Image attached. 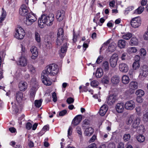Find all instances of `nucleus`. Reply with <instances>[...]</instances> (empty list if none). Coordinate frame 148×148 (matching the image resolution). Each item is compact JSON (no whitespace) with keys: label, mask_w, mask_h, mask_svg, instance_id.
I'll return each mask as SVG.
<instances>
[{"label":"nucleus","mask_w":148,"mask_h":148,"mask_svg":"<svg viewBox=\"0 0 148 148\" xmlns=\"http://www.w3.org/2000/svg\"><path fill=\"white\" fill-rule=\"evenodd\" d=\"M23 93L20 91L17 92L16 95V99L18 103L22 102L23 98Z\"/></svg>","instance_id":"obj_21"},{"label":"nucleus","mask_w":148,"mask_h":148,"mask_svg":"<svg viewBox=\"0 0 148 148\" xmlns=\"http://www.w3.org/2000/svg\"><path fill=\"white\" fill-rule=\"evenodd\" d=\"M132 36V33L130 32L124 34L122 36V38L126 40L130 39Z\"/></svg>","instance_id":"obj_36"},{"label":"nucleus","mask_w":148,"mask_h":148,"mask_svg":"<svg viewBox=\"0 0 148 148\" xmlns=\"http://www.w3.org/2000/svg\"><path fill=\"white\" fill-rule=\"evenodd\" d=\"M27 67L29 71L31 73H35L36 70L35 68L32 64H28Z\"/></svg>","instance_id":"obj_40"},{"label":"nucleus","mask_w":148,"mask_h":148,"mask_svg":"<svg viewBox=\"0 0 148 148\" xmlns=\"http://www.w3.org/2000/svg\"><path fill=\"white\" fill-rule=\"evenodd\" d=\"M54 19V15L52 13H50L48 15L43 14L39 18L38 26L40 28H43L45 24L47 26H51L53 24Z\"/></svg>","instance_id":"obj_1"},{"label":"nucleus","mask_w":148,"mask_h":148,"mask_svg":"<svg viewBox=\"0 0 148 148\" xmlns=\"http://www.w3.org/2000/svg\"><path fill=\"white\" fill-rule=\"evenodd\" d=\"M108 108V106L107 105L104 104L101 107L99 111H107Z\"/></svg>","instance_id":"obj_47"},{"label":"nucleus","mask_w":148,"mask_h":148,"mask_svg":"<svg viewBox=\"0 0 148 148\" xmlns=\"http://www.w3.org/2000/svg\"><path fill=\"white\" fill-rule=\"evenodd\" d=\"M73 129L71 127H69L68 130V136L69 138H70V136L72 134Z\"/></svg>","instance_id":"obj_55"},{"label":"nucleus","mask_w":148,"mask_h":148,"mask_svg":"<svg viewBox=\"0 0 148 148\" xmlns=\"http://www.w3.org/2000/svg\"><path fill=\"white\" fill-rule=\"evenodd\" d=\"M101 67L105 71H108L109 69V66L108 62L107 61L103 62L102 63Z\"/></svg>","instance_id":"obj_31"},{"label":"nucleus","mask_w":148,"mask_h":148,"mask_svg":"<svg viewBox=\"0 0 148 148\" xmlns=\"http://www.w3.org/2000/svg\"><path fill=\"white\" fill-rule=\"evenodd\" d=\"M63 33L64 31L62 28H59L57 34L56 40V45L58 46L61 45L63 42H65L60 49L61 52L62 53H64L66 52L67 48V44L65 42L66 40L63 38Z\"/></svg>","instance_id":"obj_2"},{"label":"nucleus","mask_w":148,"mask_h":148,"mask_svg":"<svg viewBox=\"0 0 148 148\" xmlns=\"http://www.w3.org/2000/svg\"><path fill=\"white\" fill-rule=\"evenodd\" d=\"M135 90L129 88V89L125 91V97L128 99H130L131 98V95L134 92Z\"/></svg>","instance_id":"obj_19"},{"label":"nucleus","mask_w":148,"mask_h":148,"mask_svg":"<svg viewBox=\"0 0 148 148\" xmlns=\"http://www.w3.org/2000/svg\"><path fill=\"white\" fill-rule=\"evenodd\" d=\"M32 127V124L29 122L27 123L26 125V128L28 130H30Z\"/></svg>","instance_id":"obj_59"},{"label":"nucleus","mask_w":148,"mask_h":148,"mask_svg":"<svg viewBox=\"0 0 148 148\" xmlns=\"http://www.w3.org/2000/svg\"><path fill=\"white\" fill-rule=\"evenodd\" d=\"M97 139V136L94 135L90 139L89 142V143H91L94 142Z\"/></svg>","instance_id":"obj_58"},{"label":"nucleus","mask_w":148,"mask_h":148,"mask_svg":"<svg viewBox=\"0 0 148 148\" xmlns=\"http://www.w3.org/2000/svg\"><path fill=\"white\" fill-rule=\"evenodd\" d=\"M138 128H139L138 130L141 131V132H144L145 131V127L143 125H140Z\"/></svg>","instance_id":"obj_62"},{"label":"nucleus","mask_w":148,"mask_h":148,"mask_svg":"<svg viewBox=\"0 0 148 148\" xmlns=\"http://www.w3.org/2000/svg\"><path fill=\"white\" fill-rule=\"evenodd\" d=\"M129 44L131 46H137L138 44V39L136 37H132L129 42Z\"/></svg>","instance_id":"obj_28"},{"label":"nucleus","mask_w":148,"mask_h":148,"mask_svg":"<svg viewBox=\"0 0 148 148\" xmlns=\"http://www.w3.org/2000/svg\"><path fill=\"white\" fill-rule=\"evenodd\" d=\"M21 55L26 56V52L25 51V47L22 45H21Z\"/></svg>","instance_id":"obj_52"},{"label":"nucleus","mask_w":148,"mask_h":148,"mask_svg":"<svg viewBox=\"0 0 148 148\" xmlns=\"http://www.w3.org/2000/svg\"><path fill=\"white\" fill-rule=\"evenodd\" d=\"M90 121L87 119H85L83 122L82 126L83 127H86V126L89 125Z\"/></svg>","instance_id":"obj_50"},{"label":"nucleus","mask_w":148,"mask_h":148,"mask_svg":"<svg viewBox=\"0 0 148 148\" xmlns=\"http://www.w3.org/2000/svg\"><path fill=\"white\" fill-rule=\"evenodd\" d=\"M141 71L140 72L139 77L142 78L146 77L148 75V66L146 65L143 66L140 68Z\"/></svg>","instance_id":"obj_8"},{"label":"nucleus","mask_w":148,"mask_h":148,"mask_svg":"<svg viewBox=\"0 0 148 148\" xmlns=\"http://www.w3.org/2000/svg\"><path fill=\"white\" fill-rule=\"evenodd\" d=\"M140 52L141 56H145L146 54V52L145 49L144 48H141L140 50Z\"/></svg>","instance_id":"obj_54"},{"label":"nucleus","mask_w":148,"mask_h":148,"mask_svg":"<svg viewBox=\"0 0 148 148\" xmlns=\"http://www.w3.org/2000/svg\"><path fill=\"white\" fill-rule=\"evenodd\" d=\"M140 122V120L139 118L136 116L135 117L133 122L132 125V127L134 128H136L138 127Z\"/></svg>","instance_id":"obj_23"},{"label":"nucleus","mask_w":148,"mask_h":148,"mask_svg":"<svg viewBox=\"0 0 148 148\" xmlns=\"http://www.w3.org/2000/svg\"><path fill=\"white\" fill-rule=\"evenodd\" d=\"M25 35V32L24 29L21 27H18L16 30L14 35L15 37L18 39H22Z\"/></svg>","instance_id":"obj_6"},{"label":"nucleus","mask_w":148,"mask_h":148,"mask_svg":"<svg viewBox=\"0 0 148 148\" xmlns=\"http://www.w3.org/2000/svg\"><path fill=\"white\" fill-rule=\"evenodd\" d=\"M137 140L140 143L143 142L145 140L144 136L141 134H139L137 136Z\"/></svg>","instance_id":"obj_38"},{"label":"nucleus","mask_w":148,"mask_h":148,"mask_svg":"<svg viewBox=\"0 0 148 148\" xmlns=\"http://www.w3.org/2000/svg\"><path fill=\"white\" fill-rule=\"evenodd\" d=\"M144 10V8L142 6H140L135 10V13L139 14H140Z\"/></svg>","instance_id":"obj_42"},{"label":"nucleus","mask_w":148,"mask_h":148,"mask_svg":"<svg viewBox=\"0 0 148 148\" xmlns=\"http://www.w3.org/2000/svg\"><path fill=\"white\" fill-rule=\"evenodd\" d=\"M115 109L116 111L119 110L122 111L124 109V104L122 103H117L115 106Z\"/></svg>","instance_id":"obj_30"},{"label":"nucleus","mask_w":148,"mask_h":148,"mask_svg":"<svg viewBox=\"0 0 148 148\" xmlns=\"http://www.w3.org/2000/svg\"><path fill=\"white\" fill-rule=\"evenodd\" d=\"M134 8L133 6H130L126 8L125 10L124 14H127L130 11L134 9Z\"/></svg>","instance_id":"obj_48"},{"label":"nucleus","mask_w":148,"mask_h":148,"mask_svg":"<svg viewBox=\"0 0 148 148\" xmlns=\"http://www.w3.org/2000/svg\"><path fill=\"white\" fill-rule=\"evenodd\" d=\"M139 62H136L134 61L132 65V67L133 69L134 70H136V69L139 68Z\"/></svg>","instance_id":"obj_45"},{"label":"nucleus","mask_w":148,"mask_h":148,"mask_svg":"<svg viewBox=\"0 0 148 148\" xmlns=\"http://www.w3.org/2000/svg\"><path fill=\"white\" fill-rule=\"evenodd\" d=\"M116 101V96L114 95H110L108 97L106 100V102L108 105L112 106L114 104Z\"/></svg>","instance_id":"obj_12"},{"label":"nucleus","mask_w":148,"mask_h":148,"mask_svg":"<svg viewBox=\"0 0 148 148\" xmlns=\"http://www.w3.org/2000/svg\"><path fill=\"white\" fill-rule=\"evenodd\" d=\"M110 80V79L108 76L107 75H104L101 79V82L102 83L104 84H108Z\"/></svg>","instance_id":"obj_37"},{"label":"nucleus","mask_w":148,"mask_h":148,"mask_svg":"<svg viewBox=\"0 0 148 148\" xmlns=\"http://www.w3.org/2000/svg\"><path fill=\"white\" fill-rule=\"evenodd\" d=\"M30 84L32 85V87L30 90V93L31 95L33 96L34 95L38 87V82L36 81L35 78L32 79Z\"/></svg>","instance_id":"obj_5"},{"label":"nucleus","mask_w":148,"mask_h":148,"mask_svg":"<svg viewBox=\"0 0 148 148\" xmlns=\"http://www.w3.org/2000/svg\"><path fill=\"white\" fill-rule=\"evenodd\" d=\"M135 93L137 96L141 97L143 96L145 94L144 91L141 89L137 90L136 91Z\"/></svg>","instance_id":"obj_39"},{"label":"nucleus","mask_w":148,"mask_h":148,"mask_svg":"<svg viewBox=\"0 0 148 148\" xmlns=\"http://www.w3.org/2000/svg\"><path fill=\"white\" fill-rule=\"evenodd\" d=\"M30 51L32 53L31 58L32 59H35L38 55V50L37 48L34 46H32L30 49Z\"/></svg>","instance_id":"obj_13"},{"label":"nucleus","mask_w":148,"mask_h":148,"mask_svg":"<svg viewBox=\"0 0 148 148\" xmlns=\"http://www.w3.org/2000/svg\"><path fill=\"white\" fill-rule=\"evenodd\" d=\"M6 15V14L5 12L3 11L0 18V25H1V23L2 21L4 20Z\"/></svg>","instance_id":"obj_44"},{"label":"nucleus","mask_w":148,"mask_h":148,"mask_svg":"<svg viewBox=\"0 0 148 148\" xmlns=\"http://www.w3.org/2000/svg\"><path fill=\"white\" fill-rule=\"evenodd\" d=\"M136 116L134 115H130L128 117L127 121L126 122V124L127 125L131 124L133 122L134 119H135V117Z\"/></svg>","instance_id":"obj_35"},{"label":"nucleus","mask_w":148,"mask_h":148,"mask_svg":"<svg viewBox=\"0 0 148 148\" xmlns=\"http://www.w3.org/2000/svg\"><path fill=\"white\" fill-rule=\"evenodd\" d=\"M52 97L53 98V101L54 102H56L57 101L56 93L55 92H53L52 95Z\"/></svg>","instance_id":"obj_53"},{"label":"nucleus","mask_w":148,"mask_h":148,"mask_svg":"<svg viewBox=\"0 0 148 148\" xmlns=\"http://www.w3.org/2000/svg\"><path fill=\"white\" fill-rule=\"evenodd\" d=\"M118 59V56L117 54H114L111 57L110 62V66L113 67H115L117 64Z\"/></svg>","instance_id":"obj_9"},{"label":"nucleus","mask_w":148,"mask_h":148,"mask_svg":"<svg viewBox=\"0 0 148 148\" xmlns=\"http://www.w3.org/2000/svg\"><path fill=\"white\" fill-rule=\"evenodd\" d=\"M46 68V69L43 71V72L50 75H55L58 72V66L55 64H52L48 65Z\"/></svg>","instance_id":"obj_3"},{"label":"nucleus","mask_w":148,"mask_h":148,"mask_svg":"<svg viewBox=\"0 0 148 148\" xmlns=\"http://www.w3.org/2000/svg\"><path fill=\"white\" fill-rule=\"evenodd\" d=\"M129 87L135 90H136L138 88V83L136 81H132L130 83Z\"/></svg>","instance_id":"obj_29"},{"label":"nucleus","mask_w":148,"mask_h":148,"mask_svg":"<svg viewBox=\"0 0 148 148\" xmlns=\"http://www.w3.org/2000/svg\"><path fill=\"white\" fill-rule=\"evenodd\" d=\"M134 62H140V57L138 55H136L134 58Z\"/></svg>","instance_id":"obj_61"},{"label":"nucleus","mask_w":148,"mask_h":148,"mask_svg":"<svg viewBox=\"0 0 148 148\" xmlns=\"http://www.w3.org/2000/svg\"><path fill=\"white\" fill-rule=\"evenodd\" d=\"M81 120L80 116L79 115H77L73 120L72 124L74 125H77L79 124Z\"/></svg>","instance_id":"obj_22"},{"label":"nucleus","mask_w":148,"mask_h":148,"mask_svg":"<svg viewBox=\"0 0 148 148\" xmlns=\"http://www.w3.org/2000/svg\"><path fill=\"white\" fill-rule=\"evenodd\" d=\"M94 132V130L91 127H88L85 129L84 134L86 136H91Z\"/></svg>","instance_id":"obj_20"},{"label":"nucleus","mask_w":148,"mask_h":148,"mask_svg":"<svg viewBox=\"0 0 148 148\" xmlns=\"http://www.w3.org/2000/svg\"><path fill=\"white\" fill-rule=\"evenodd\" d=\"M74 99L71 97L68 98L66 100V102L68 104L73 103L74 101Z\"/></svg>","instance_id":"obj_57"},{"label":"nucleus","mask_w":148,"mask_h":148,"mask_svg":"<svg viewBox=\"0 0 148 148\" xmlns=\"http://www.w3.org/2000/svg\"><path fill=\"white\" fill-rule=\"evenodd\" d=\"M111 82L112 83L114 84H117L120 82L119 77L116 75L112 77L111 79Z\"/></svg>","instance_id":"obj_27"},{"label":"nucleus","mask_w":148,"mask_h":148,"mask_svg":"<svg viewBox=\"0 0 148 148\" xmlns=\"http://www.w3.org/2000/svg\"><path fill=\"white\" fill-rule=\"evenodd\" d=\"M18 88L21 91H25L27 88V83L24 81H21L18 84Z\"/></svg>","instance_id":"obj_16"},{"label":"nucleus","mask_w":148,"mask_h":148,"mask_svg":"<svg viewBox=\"0 0 148 148\" xmlns=\"http://www.w3.org/2000/svg\"><path fill=\"white\" fill-rule=\"evenodd\" d=\"M141 23L140 18L139 17H136L133 18L131 20L130 24L133 27L136 28L140 26Z\"/></svg>","instance_id":"obj_10"},{"label":"nucleus","mask_w":148,"mask_h":148,"mask_svg":"<svg viewBox=\"0 0 148 148\" xmlns=\"http://www.w3.org/2000/svg\"><path fill=\"white\" fill-rule=\"evenodd\" d=\"M116 44L114 42H112L110 44L108 48V50L109 52H114L116 48Z\"/></svg>","instance_id":"obj_24"},{"label":"nucleus","mask_w":148,"mask_h":148,"mask_svg":"<svg viewBox=\"0 0 148 148\" xmlns=\"http://www.w3.org/2000/svg\"><path fill=\"white\" fill-rule=\"evenodd\" d=\"M45 132L47 131H48L49 129V125H47L44 126L42 129Z\"/></svg>","instance_id":"obj_63"},{"label":"nucleus","mask_w":148,"mask_h":148,"mask_svg":"<svg viewBox=\"0 0 148 148\" xmlns=\"http://www.w3.org/2000/svg\"><path fill=\"white\" fill-rule=\"evenodd\" d=\"M137 51L136 48L135 47H130L127 49V52L129 54L136 53Z\"/></svg>","instance_id":"obj_33"},{"label":"nucleus","mask_w":148,"mask_h":148,"mask_svg":"<svg viewBox=\"0 0 148 148\" xmlns=\"http://www.w3.org/2000/svg\"><path fill=\"white\" fill-rule=\"evenodd\" d=\"M119 69L120 71L123 73H127L128 71V66L125 63H121L119 65Z\"/></svg>","instance_id":"obj_17"},{"label":"nucleus","mask_w":148,"mask_h":148,"mask_svg":"<svg viewBox=\"0 0 148 148\" xmlns=\"http://www.w3.org/2000/svg\"><path fill=\"white\" fill-rule=\"evenodd\" d=\"M42 102V99L35 100L34 103L35 106L39 108Z\"/></svg>","instance_id":"obj_41"},{"label":"nucleus","mask_w":148,"mask_h":148,"mask_svg":"<svg viewBox=\"0 0 148 148\" xmlns=\"http://www.w3.org/2000/svg\"><path fill=\"white\" fill-rule=\"evenodd\" d=\"M103 57L101 56H99L97 58L96 62L97 64H99L102 62Z\"/></svg>","instance_id":"obj_60"},{"label":"nucleus","mask_w":148,"mask_h":148,"mask_svg":"<svg viewBox=\"0 0 148 148\" xmlns=\"http://www.w3.org/2000/svg\"><path fill=\"white\" fill-rule=\"evenodd\" d=\"M122 83L124 84H127L130 81L129 77L126 75H123L122 77Z\"/></svg>","instance_id":"obj_32"},{"label":"nucleus","mask_w":148,"mask_h":148,"mask_svg":"<svg viewBox=\"0 0 148 148\" xmlns=\"http://www.w3.org/2000/svg\"><path fill=\"white\" fill-rule=\"evenodd\" d=\"M134 107V103L132 100L127 101L125 103V108L128 110H132Z\"/></svg>","instance_id":"obj_18"},{"label":"nucleus","mask_w":148,"mask_h":148,"mask_svg":"<svg viewBox=\"0 0 148 148\" xmlns=\"http://www.w3.org/2000/svg\"><path fill=\"white\" fill-rule=\"evenodd\" d=\"M35 39L38 42H40L41 41V38L39 34L37 32H36L35 34Z\"/></svg>","instance_id":"obj_43"},{"label":"nucleus","mask_w":148,"mask_h":148,"mask_svg":"<svg viewBox=\"0 0 148 148\" xmlns=\"http://www.w3.org/2000/svg\"><path fill=\"white\" fill-rule=\"evenodd\" d=\"M76 130L77 133L79 134V136L81 137L82 136V132L80 127L77 126L76 128Z\"/></svg>","instance_id":"obj_49"},{"label":"nucleus","mask_w":148,"mask_h":148,"mask_svg":"<svg viewBox=\"0 0 148 148\" xmlns=\"http://www.w3.org/2000/svg\"><path fill=\"white\" fill-rule=\"evenodd\" d=\"M103 75V71L101 68H97L95 73V76L97 78L101 77Z\"/></svg>","instance_id":"obj_25"},{"label":"nucleus","mask_w":148,"mask_h":148,"mask_svg":"<svg viewBox=\"0 0 148 148\" xmlns=\"http://www.w3.org/2000/svg\"><path fill=\"white\" fill-rule=\"evenodd\" d=\"M65 12L62 10H58L56 13V18L60 21H62L64 17Z\"/></svg>","instance_id":"obj_15"},{"label":"nucleus","mask_w":148,"mask_h":148,"mask_svg":"<svg viewBox=\"0 0 148 148\" xmlns=\"http://www.w3.org/2000/svg\"><path fill=\"white\" fill-rule=\"evenodd\" d=\"M49 74L43 71L42 73L41 78L43 83L46 86L50 85L52 83V81L48 77Z\"/></svg>","instance_id":"obj_7"},{"label":"nucleus","mask_w":148,"mask_h":148,"mask_svg":"<svg viewBox=\"0 0 148 148\" xmlns=\"http://www.w3.org/2000/svg\"><path fill=\"white\" fill-rule=\"evenodd\" d=\"M126 44V42L123 39L119 40L118 42V47L120 49L125 47Z\"/></svg>","instance_id":"obj_26"},{"label":"nucleus","mask_w":148,"mask_h":148,"mask_svg":"<svg viewBox=\"0 0 148 148\" xmlns=\"http://www.w3.org/2000/svg\"><path fill=\"white\" fill-rule=\"evenodd\" d=\"M130 135L129 134H125L123 136V140L125 142L127 141L130 139Z\"/></svg>","instance_id":"obj_46"},{"label":"nucleus","mask_w":148,"mask_h":148,"mask_svg":"<svg viewBox=\"0 0 148 148\" xmlns=\"http://www.w3.org/2000/svg\"><path fill=\"white\" fill-rule=\"evenodd\" d=\"M143 37L145 40H148V30H147V32H146L143 36Z\"/></svg>","instance_id":"obj_64"},{"label":"nucleus","mask_w":148,"mask_h":148,"mask_svg":"<svg viewBox=\"0 0 148 148\" xmlns=\"http://www.w3.org/2000/svg\"><path fill=\"white\" fill-rule=\"evenodd\" d=\"M136 116L134 115H130L128 117L127 121L126 122V124L127 125L131 124L133 122L134 119H135V117Z\"/></svg>","instance_id":"obj_34"},{"label":"nucleus","mask_w":148,"mask_h":148,"mask_svg":"<svg viewBox=\"0 0 148 148\" xmlns=\"http://www.w3.org/2000/svg\"><path fill=\"white\" fill-rule=\"evenodd\" d=\"M143 118L144 121H148V112L143 115Z\"/></svg>","instance_id":"obj_56"},{"label":"nucleus","mask_w":148,"mask_h":148,"mask_svg":"<svg viewBox=\"0 0 148 148\" xmlns=\"http://www.w3.org/2000/svg\"><path fill=\"white\" fill-rule=\"evenodd\" d=\"M36 20L37 18L35 14L32 12H30L26 16V20L24 21V23L27 25H30Z\"/></svg>","instance_id":"obj_4"},{"label":"nucleus","mask_w":148,"mask_h":148,"mask_svg":"<svg viewBox=\"0 0 148 148\" xmlns=\"http://www.w3.org/2000/svg\"><path fill=\"white\" fill-rule=\"evenodd\" d=\"M99 82L96 80L92 81L90 83V85L92 87H95L99 85Z\"/></svg>","instance_id":"obj_51"},{"label":"nucleus","mask_w":148,"mask_h":148,"mask_svg":"<svg viewBox=\"0 0 148 148\" xmlns=\"http://www.w3.org/2000/svg\"><path fill=\"white\" fill-rule=\"evenodd\" d=\"M27 60L26 56L21 55L18 62L17 64L21 66L24 67L27 65Z\"/></svg>","instance_id":"obj_11"},{"label":"nucleus","mask_w":148,"mask_h":148,"mask_svg":"<svg viewBox=\"0 0 148 148\" xmlns=\"http://www.w3.org/2000/svg\"><path fill=\"white\" fill-rule=\"evenodd\" d=\"M28 8L25 4H23L19 9V13L22 16L28 14Z\"/></svg>","instance_id":"obj_14"}]
</instances>
